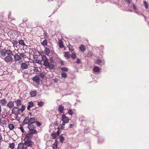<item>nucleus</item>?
Returning <instances> with one entry per match:
<instances>
[{
	"label": "nucleus",
	"instance_id": "nucleus-1",
	"mask_svg": "<svg viewBox=\"0 0 149 149\" xmlns=\"http://www.w3.org/2000/svg\"><path fill=\"white\" fill-rule=\"evenodd\" d=\"M34 117L30 118L29 116L26 117L24 120L22 125L23 126L25 124H28L27 128L30 131H29L26 134L33 135L37 134V131L35 129L36 126L34 124Z\"/></svg>",
	"mask_w": 149,
	"mask_h": 149
},
{
	"label": "nucleus",
	"instance_id": "nucleus-2",
	"mask_svg": "<svg viewBox=\"0 0 149 149\" xmlns=\"http://www.w3.org/2000/svg\"><path fill=\"white\" fill-rule=\"evenodd\" d=\"M33 135L25 134V137L24 139V144L26 147H32L34 145V142L31 139L33 138Z\"/></svg>",
	"mask_w": 149,
	"mask_h": 149
},
{
	"label": "nucleus",
	"instance_id": "nucleus-3",
	"mask_svg": "<svg viewBox=\"0 0 149 149\" xmlns=\"http://www.w3.org/2000/svg\"><path fill=\"white\" fill-rule=\"evenodd\" d=\"M42 58V60L44 61V65L47 68H49L50 70L53 69L54 68V64H50L45 56L43 55Z\"/></svg>",
	"mask_w": 149,
	"mask_h": 149
},
{
	"label": "nucleus",
	"instance_id": "nucleus-4",
	"mask_svg": "<svg viewBox=\"0 0 149 149\" xmlns=\"http://www.w3.org/2000/svg\"><path fill=\"white\" fill-rule=\"evenodd\" d=\"M12 114H14L15 116H17L19 114L20 111V109L18 107H13L12 110Z\"/></svg>",
	"mask_w": 149,
	"mask_h": 149
},
{
	"label": "nucleus",
	"instance_id": "nucleus-5",
	"mask_svg": "<svg viewBox=\"0 0 149 149\" xmlns=\"http://www.w3.org/2000/svg\"><path fill=\"white\" fill-rule=\"evenodd\" d=\"M4 61L7 64H10L13 61L12 56H6L4 58Z\"/></svg>",
	"mask_w": 149,
	"mask_h": 149
},
{
	"label": "nucleus",
	"instance_id": "nucleus-6",
	"mask_svg": "<svg viewBox=\"0 0 149 149\" xmlns=\"http://www.w3.org/2000/svg\"><path fill=\"white\" fill-rule=\"evenodd\" d=\"M39 77L36 75L33 78L32 80L34 81V83H36L37 84H39L40 83Z\"/></svg>",
	"mask_w": 149,
	"mask_h": 149
},
{
	"label": "nucleus",
	"instance_id": "nucleus-7",
	"mask_svg": "<svg viewBox=\"0 0 149 149\" xmlns=\"http://www.w3.org/2000/svg\"><path fill=\"white\" fill-rule=\"evenodd\" d=\"M62 120L64 123H68L69 120V119L68 117L66 116L65 114H63L62 116Z\"/></svg>",
	"mask_w": 149,
	"mask_h": 149
},
{
	"label": "nucleus",
	"instance_id": "nucleus-8",
	"mask_svg": "<svg viewBox=\"0 0 149 149\" xmlns=\"http://www.w3.org/2000/svg\"><path fill=\"white\" fill-rule=\"evenodd\" d=\"M14 102H13L11 100L7 104L8 107L11 109L14 106Z\"/></svg>",
	"mask_w": 149,
	"mask_h": 149
},
{
	"label": "nucleus",
	"instance_id": "nucleus-9",
	"mask_svg": "<svg viewBox=\"0 0 149 149\" xmlns=\"http://www.w3.org/2000/svg\"><path fill=\"white\" fill-rule=\"evenodd\" d=\"M14 103H15L16 104V106L17 107H19L22 104V100L19 99L15 100L14 101Z\"/></svg>",
	"mask_w": 149,
	"mask_h": 149
},
{
	"label": "nucleus",
	"instance_id": "nucleus-10",
	"mask_svg": "<svg viewBox=\"0 0 149 149\" xmlns=\"http://www.w3.org/2000/svg\"><path fill=\"white\" fill-rule=\"evenodd\" d=\"M14 61L15 62L19 61L21 59L20 56L18 54H16L13 55Z\"/></svg>",
	"mask_w": 149,
	"mask_h": 149
},
{
	"label": "nucleus",
	"instance_id": "nucleus-11",
	"mask_svg": "<svg viewBox=\"0 0 149 149\" xmlns=\"http://www.w3.org/2000/svg\"><path fill=\"white\" fill-rule=\"evenodd\" d=\"M34 106V104L33 102H29L28 103V106L27 107V109L29 111H31V110L30 108L31 107H32Z\"/></svg>",
	"mask_w": 149,
	"mask_h": 149
},
{
	"label": "nucleus",
	"instance_id": "nucleus-12",
	"mask_svg": "<svg viewBox=\"0 0 149 149\" xmlns=\"http://www.w3.org/2000/svg\"><path fill=\"white\" fill-rule=\"evenodd\" d=\"M96 63L100 65H102L104 64V62L103 60H102L101 59L98 58L97 60Z\"/></svg>",
	"mask_w": 149,
	"mask_h": 149
},
{
	"label": "nucleus",
	"instance_id": "nucleus-13",
	"mask_svg": "<svg viewBox=\"0 0 149 149\" xmlns=\"http://www.w3.org/2000/svg\"><path fill=\"white\" fill-rule=\"evenodd\" d=\"M6 49H1L0 52L2 56H5L6 54Z\"/></svg>",
	"mask_w": 149,
	"mask_h": 149
},
{
	"label": "nucleus",
	"instance_id": "nucleus-14",
	"mask_svg": "<svg viewBox=\"0 0 149 149\" xmlns=\"http://www.w3.org/2000/svg\"><path fill=\"white\" fill-rule=\"evenodd\" d=\"M24 144L23 143L21 142L18 144L17 149H24Z\"/></svg>",
	"mask_w": 149,
	"mask_h": 149
},
{
	"label": "nucleus",
	"instance_id": "nucleus-15",
	"mask_svg": "<svg viewBox=\"0 0 149 149\" xmlns=\"http://www.w3.org/2000/svg\"><path fill=\"white\" fill-rule=\"evenodd\" d=\"M0 103L2 106H5L7 103V101L6 99L4 98L0 100Z\"/></svg>",
	"mask_w": 149,
	"mask_h": 149
},
{
	"label": "nucleus",
	"instance_id": "nucleus-16",
	"mask_svg": "<svg viewBox=\"0 0 149 149\" xmlns=\"http://www.w3.org/2000/svg\"><path fill=\"white\" fill-rule=\"evenodd\" d=\"M28 67L27 64L26 63H22L21 64V68L22 69H26Z\"/></svg>",
	"mask_w": 149,
	"mask_h": 149
},
{
	"label": "nucleus",
	"instance_id": "nucleus-17",
	"mask_svg": "<svg viewBox=\"0 0 149 149\" xmlns=\"http://www.w3.org/2000/svg\"><path fill=\"white\" fill-rule=\"evenodd\" d=\"M38 74L39 76L42 79H43L45 78L46 76L45 74L43 72L38 73Z\"/></svg>",
	"mask_w": 149,
	"mask_h": 149
},
{
	"label": "nucleus",
	"instance_id": "nucleus-18",
	"mask_svg": "<svg viewBox=\"0 0 149 149\" xmlns=\"http://www.w3.org/2000/svg\"><path fill=\"white\" fill-rule=\"evenodd\" d=\"M64 109L63 106L62 105H59L58 106V110L61 113H63V112Z\"/></svg>",
	"mask_w": 149,
	"mask_h": 149
},
{
	"label": "nucleus",
	"instance_id": "nucleus-19",
	"mask_svg": "<svg viewBox=\"0 0 149 149\" xmlns=\"http://www.w3.org/2000/svg\"><path fill=\"white\" fill-rule=\"evenodd\" d=\"M6 54L7 56H13V53L12 51L10 50L6 49Z\"/></svg>",
	"mask_w": 149,
	"mask_h": 149
},
{
	"label": "nucleus",
	"instance_id": "nucleus-20",
	"mask_svg": "<svg viewBox=\"0 0 149 149\" xmlns=\"http://www.w3.org/2000/svg\"><path fill=\"white\" fill-rule=\"evenodd\" d=\"M93 71L94 72L97 73L100 71V69L98 67L95 66L93 68Z\"/></svg>",
	"mask_w": 149,
	"mask_h": 149
},
{
	"label": "nucleus",
	"instance_id": "nucleus-21",
	"mask_svg": "<svg viewBox=\"0 0 149 149\" xmlns=\"http://www.w3.org/2000/svg\"><path fill=\"white\" fill-rule=\"evenodd\" d=\"M37 94V92L36 91H32L30 92V95L32 97L36 96Z\"/></svg>",
	"mask_w": 149,
	"mask_h": 149
},
{
	"label": "nucleus",
	"instance_id": "nucleus-22",
	"mask_svg": "<svg viewBox=\"0 0 149 149\" xmlns=\"http://www.w3.org/2000/svg\"><path fill=\"white\" fill-rule=\"evenodd\" d=\"M58 46L59 48H62L64 47V45L62 40H60L58 41Z\"/></svg>",
	"mask_w": 149,
	"mask_h": 149
},
{
	"label": "nucleus",
	"instance_id": "nucleus-23",
	"mask_svg": "<svg viewBox=\"0 0 149 149\" xmlns=\"http://www.w3.org/2000/svg\"><path fill=\"white\" fill-rule=\"evenodd\" d=\"M34 124L35 123L36 125L37 126V127H39L41 125V124L39 123L38 121L36 120L37 119H36L34 118Z\"/></svg>",
	"mask_w": 149,
	"mask_h": 149
},
{
	"label": "nucleus",
	"instance_id": "nucleus-24",
	"mask_svg": "<svg viewBox=\"0 0 149 149\" xmlns=\"http://www.w3.org/2000/svg\"><path fill=\"white\" fill-rule=\"evenodd\" d=\"M61 68L63 73H65L68 72V69L67 68L64 67Z\"/></svg>",
	"mask_w": 149,
	"mask_h": 149
},
{
	"label": "nucleus",
	"instance_id": "nucleus-25",
	"mask_svg": "<svg viewBox=\"0 0 149 149\" xmlns=\"http://www.w3.org/2000/svg\"><path fill=\"white\" fill-rule=\"evenodd\" d=\"M57 140L55 141V143L53 144V149H57Z\"/></svg>",
	"mask_w": 149,
	"mask_h": 149
},
{
	"label": "nucleus",
	"instance_id": "nucleus-26",
	"mask_svg": "<svg viewBox=\"0 0 149 149\" xmlns=\"http://www.w3.org/2000/svg\"><path fill=\"white\" fill-rule=\"evenodd\" d=\"M65 54H64V56L68 58H70V54H69V52H65Z\"/></svg>",
	"mask_w": 149,
	"mask_h": 149
},
{
	"label": "nucleus",
	"instance_id": "nucleus-27",
	"mask_svg": "<svg viewBox=\"0 0 149 149\" xmlns=\"http://www.w3.org/2000/svg\"><path fill=\"white\" fill-rule=\"evenodd\" d=\"M42 45L44 46L47 45V39H45L41 43Z\"/></svg>",
	"mask_w": 149,
	"mask_h": 149
},
{
	"label": "nucleus",
	"instance_id": "nucleus-28",
	"mask_svg": "<svg viewBox=\"0 0 149 149\" xmlns=\"http://www.w3.org/2000/svg\"><path fill=\"white\" fill-rule=\"evenodd\" d=\"M45 54L48 55L50 53V50L47 48H45Z\"/></svg>",
	"mask_w": 149,
	"mask_h": 149
},
{
	"label": "nucleus",
	"instance_id": "nucleus-29",
	"mask_svg": "<svg viewBox=\"0 0 149 149\" xmlns=\"http://www.w3.org/2000/svg\"><path fill=\"white\" fill-rule=\"evenodd\" d=\"M19 55L21 57V59L22 58H25L26 57V55L24 54V53H19Z\"/></svg>",
	"mask_w": 149,
	"mask_h": 149
},
{
	"label": "nucleus",
	"instance_id": "nucleus-30",
	"mask_svg": "<svg viewBox=\"0 0 149 149\" xmlns=\"http://www.w3.org/2000/svg\"><path fill=\"white\" fill-rule=\"evenodd\" d=\"M18 43L20 45H22L23 46L25 45V43H24L23 40H19Z\"/></svg>",
	"mask_w": 149,
	"mask_h": 149
},
{
	"label": "nucleus",
	"instance_id": "nucleus-31",
	"mask_svg": "<svg viewBox=\"0 0 149 149\" xmlns=\"http://www.w3.org/2000/svg\"><path fill=\"white\" fill-rule=\"evenodd\" d=\"M44 104V103L43 102L40 101L38 102V105L40 107L43 106Z\"/></svg>",
	"mask_w": 149,
	"mask_h": 149
},
{
	"label": "nucleus",
	"instance_id": "nucleus-32",
	"mask_svg": "<svg viewBox=\"0 0 149 149\" xmlns=\"http://www.w3.org/2000/svg\"><path fill=\"white\" fill-rule=\"evenodd\" d=\"M26 108L23 105L21 106V109H20V111L21 112H22Z\"/></svg>",
	"mask_w": 149,
	"mask_h": 149
},
{
	"label": "nucleus",
	"instance_id": "nucleus-33",
	"mask_svg": "<svg viewBox=\"0 0 149 149\" xmlns=\"http://www.w3.org/2000/svg\"><path fill=\"white\" fill-rule=\"evenodd\" d=\"M79 48L81 51H85L86 50V48L83 45H81L79 47Z\"/></svg>",
	"mask_w": 149,
	"mask_h": 149
},
{
	"label": "nucleus",
	"instance_id": "nucleus-34",
	"mask_svg": "<svg viewBox=\"0 0 149 149\" xmlns=\"http://www.w3.org/2000/svg\"><path fill=\"white\" fill-rule=\"evenodd\" d=\"M61 76L62 77L65 78V79L66 78L68 77V75H67V74L65 73L62 72L61 74Z\"/></svg>",
	"mask_w": 149,
	"mask_h": 149
},
{
	"label": "nucleus",
	"instance_id": "nucleus-35",
	"mask_svg": "<svg viewBox=\"0 0 149 149\" xmlns=\"http://www.w3.org/2000/svg\"><path fill=\"white\" fill-rule=\"evenodd\" d=\"M71 58L73 59L76 58L77 57V56L76 55L75 53H72L71 55Z\"/></svg>",
	"mask_w": 149,
	"mask_h": 149
},
{
	"label": "nucleus",
	"instance_id": "nucleus-36",
	"mask_svg": "<svg viewBox=\"0 0 149 149\" xmlns=\"http://www.w3.org/2000/svg\"><path fill=\"white\" fill-rule=\"evenodd\" d=\"M14 126L12 124H10L8 125V127L10 130H12L14 128Z\"/></svg>",
	"mask_w": 149,
	"mask_h": 149
},
{
	"label": "nucleus",
	"instance_id": "nucleus-37",
	"mask_svg": "<svg viewBox=\"0 0 149 149\" xmlns=\"http://www.w3.org/2000/svg\"><path fill=\"white\" fill-rule=\"evenodd\" d=\"M51 136L52 137H53V138H56L57 136H58L57 135L56 133H53L51 134Z\"/></svg>",
	"mask_w": 149,
	"mask_h": 149
},
{
	"label": "nucleus",
	"instance_id": "nucleus-38",
	"mask_svg": "<svg viewBox=\"0 0 149 149\" xmlns=\"http://www.w3.org/2000/svg\"><path fill=\"white\" fill-rule=\"evenodd\" d=\"M68 113L70 115H72L73 113V112L71 109H69L68 112Z\"/></svg>",
	"mask_w": 149,
	"mask_h": 149
},
{
	"label": "nucleus",
	"instance_id": "nucleus-39",
	"mask_svg": "<svg viewBox=\"0 0 149 149\" xmlns=\"http://www.w3.org/2000/svg\"><path fill=\"white\" fill-rule=\"evenodd\" d=\"M9 148L11 149H13L15 147V144L14 143H10L9 146Z\"/></svg>",
	"mask_w": 149,
	"mask_h": 149
},
{
	"label": "nucleus",
	"instance_id": "nucleus-40",
	"mask_svg": "<svg viewBox=\"0 0 149 149\" xmlns=\"http://www.w3.org/2000/svg\"><path fill=\"white\" fill-rule=\"evenodd\" d=\"M143 3L145 8L147 9L148 8V4L146 1H143Z\"/></svg>",
	"mask_w": 149,
	"mask_h": 149
},
{
	"label": "nucleus",
	"instance_id": "nucleus-41",
	"mask_svg": "<svg viewBox=\"0 0 149 149\" xmlns=\"http://www.w3.org/2000/svg\"><path fill=\"white\" fill-rule=\"evenodd\" d=\"M59 139H60V141L62 143H63V141H64V140H65L64 138L62 136H60L59 137Z\"/></svg>",
	"mask_w": 149,
	"mask_h": 149
},
{
	"label": "nucleus",
	"instance_id": "nucleus-42",
	"mask_svg": "<svg viewBox=\"0 0 149 149\" xmlns=\"http://www.w3.org/2000/svg\"><path fill=\"white\" fill-rule=\"evenodd\" d=\"M12 42L14 46H17L18 44V42L15 40H13Z\"/></svg>",
	"mask_w": 149,
	"mask_h": 149
},
{
	"label": "nucleus",
	"instance_id": "nucleus-43",
	"mask_svg": "<svg viewBox=\"0 0 149 149\" xmlns=\"http://www.w3.org/2000/svg\"><path fill=\"white\" fill-rule=\"evenodd\" d=\"M68 47L70 50L74 51L73 49H72V46L70 44H69V45L68 46Z\"/></svg>",
	"mask_w": 149,
	"mask_h": 149
},
{
	"label": "nucleus",
	"instance_id": "nucleus-44",
	"mask_svg": "<svg viewBox=\"0 0 149 149\" xmlns=\"http://www.w3.org/2000/svg\"><path fill=\"white\" fill-rule=\"evenodd\" d=\"M103 142V140L101 138L98 139V142L99 143H101Z\"/></svg>",
	"mask_w": 149,
	"mask_h": 149
},
{
	"label": "nucleus",
	"instance_id": "nucleus-45",
	"mask_svg": "<svg viewBox=\"0 0 149 149\" xmlns=\"http://www.w3.org/2000/svg\"><path fill=\"white\" fill-rule=\"evenodd\" d=\"M58 130L57 132H56V133L57 135L58 136L59 135L60 133V128H59V127H58Z\"/></svg>",
	"mask_w": 149,
	"mask_h": 149
},
{
	"label": "nucleus",
	"instance_id": "nucleus-46",
	"mask_svg": "<svg viewBox=\"0 0 149 149\" xmlns=\"http://www.w3.org/2000/svg\"><path fill=\"white\" fill-rule=\"evenodd\" d=\"M19 129H20V130L22 133H24V132L25 131L24 130V128L22 127V126L20 127L19 128Z\"/></svg>",
	"mask_w": 149,
	"mask_h": 149
},
{
	"label": "nucleus",
	"instance_id": "nucleus-47",
	"mask_svg": "<svg viewBox=\"0 0 149 149\" xmlns=\"http://www.w3.org/2000/svg\"><path fill=\"white\" fill-rule=\"evenodd\" d=\"M42 60H36V63L39 64H41L42 63Z\"/></svg>",
	"mask_w": 149,
	"mask_h": 149
},
{
	"label": "nucleus",
	"instance_id": "nucleus-48",
	"mask_svg": "<svg viewBox=\"0 0 149 149\" xmlns=\"http://www.w3.org/2000/svg\"><path fill=\"white\" fill-rule=\"evenodd\" d=\"M126 3L128 4L129 5L131 3V0H125Z\"/></svg>",
	"mask_w": 149,
	"mask_h": 149
},
{
	"label": "nucleus",
	"instance_id": "nucleus-49",
	"mask_svg": "<svg viewBox=\"0 0 149 149\" xmlns=\"http://www.w3.org/2000/svg\"><path fill=\"white\" fill-rule=\"evenodd\" d=\"M74 126V124H70L69 125V127L70 128H73Z\"/></svg>",
	"mask_w": 149,
	"mask_h": 149
},
{
	"label": "nucleus",
	"instance_id": "nucleus-50",
	"mask_svg": "<svg viewBox=\"0 0 149 149\" xmlns=\"http://www.w3.org/2000/svg\"><path fill=\"white\" fill-rule=\"evenodd\" d=\"M76 63L78 64H79L81 63V60L77 58V61Z\"/></svg>",
	"mask_w": 149,
	"mask_h": 149
},
{
	"label": "nucleus",
	"instance_id": "nucleus-51",
	"mask_svg": "<svg viewBox=\"0 0 149 149\" xmlns=\"http://www.w3.org/2000/svg\"><path fill=\"white\" fill-rule=\"evenodd\" d=\"M1 123L2 125H6V121L5 120H3L2 122Z\"/></svg>",
	"mask_w": 149,
	"mask_h": 149
},
{
	"label": "nucleus",
	"instance_id": "nucleus-52",
	"mask_svg": "<svg viewBox=\"0 0 149 149\" xmlns=\"http://www.w3.org/2000/svg\"><path fill=\"white\" fill-rule=\"evenodd\" d=\"M53 80L55 82H57L58 81V79L57 78L54 79Z\"/></svg>",
	"mask_w": 149,
	"mask_h": 149
},
{
	"label": "nucleus",
	"instance_id": "nucleus-53",
	"mask_svg": "<svg viewBox=\"0 0 149 149\" xmlns=\"http://www.w3.org/2000/svg\"><path fill=\"white\" fill-rule=\"evenodd\" d=\"M133 8L135 10H137V8H136V6L134 4H133Z\"/></svg>",
	"mask_w": 149,
	"mask_h": 149
},
{
	"label": "nucleus",
	"instance_id": "nucleus-54",
	"mask_svg": "<svg viewBox=\"0 0 149 149\" xmlns=\"http://www.w3.org/2000/svg\"><path fill=\"white\" fill-rule=\"evenodd\" d=\"M39 53L40 54V55H43L44 54V52L42 51L39 52Z\"/></svg>",
	"mask_w": 149,
	"mask_h": 149
},
{
	"label": "nucleus",
	"instance_id": "nucleus-55",
	"mask_svg": "<svg viewBox=\"0 0 149 149\" xmlns=\"http://www.w3.org/2000/svg\"><path fill=\"white\" fill-rule=\"evenodd\" d=\"M2 138L1 134H0V143L2 141Z\"/></svg>",
	"mask_w": 149,
	"mask_h": 149
},
{
	"label": "nucleus",
	"instance_id": "nucleus-56",
	"mask_svg": "<svg viewBox=\"0 0 149 149\" xmlns=\"http://www.w3.org/2000/svg\"><path fill=\"white\" fill-rule=\"evenodd\" d=\"M58 121H56L54 122V125H58Z\"/></svg>",
	"mask_w": 149,
	"mask_h": 149
},
{
	"label": "nucleus",
	"instance_id": "nucleus-57",
	"mask_svg": "<svg viewBox=\"0 0 149 149\" xmlns=\"http://www.w3.org/2000/svg\"><path fill=\"white\" fill-rule=\"evenodd\" d=\"M46 33H44L45 34L44 37H45V38H47L48 37V36L47 35Z\"/></svg>",
	"mask_w": 149,
	"mask_h": 149
},
{
	"label": "nucleus",
	"instance_id": "nucleus-58",
	"mask_svg": "<svg viewBox=\"0 0 149 149\" xmlns=\"http://www.w3.org/2000/svg\"><path fill=\"white\" fill-rule=\"evenodd\" d=\"M64 129V126H63L61 125V128H60V129Z\"/></svg>",
	"mask_w": 149,
	"mask_h": 149
},
{
	"label": "nucleus",
	"instance_id": "nucleus-59",
	"mask_svg": "<svg viewBox=\"0 0 149 149\" xmlns=\"http://www.w3.org/2000/svg\"><path fill=\"white\" fill-rule=\"evenodd\" d=\"M8 19L10 21H11L12 20H14V19H13V18L11 19V18H9V17H8Z\"/></svg>",
	"mask_w": 149,
	"mask_h": 149
},
{
	"label": "nucleus",
	"instance_id": "nucleus-60",
	"mask_svg": "<svg viewBox=\"0 0 149 149\" xmlns=\"http://www.w3.org/2000/svg\"><path fill=\"white\" fill-rule=\"evenodd\" d=\"M66 123H64V122H63V123L61 124V125L64 126L65 125V124Z\"/></svg>",
	"mask_w": 149,
	"mask_h": 149
},
{
	"label": "nucleus",
	"instance_id": "nucleus-61",
	"mask_svg": "<svg viewBox=\"0 0 149 149\" xmlns=\"http://www.w3.org/2000/svg\"><path fill=\"white\" fill-rule=\"evenodd\" d=\"M29 116H30V117H31L32 116V113H30L28 115V116L29 117Z\"/></svg>",
	"mask_w": 149,
	"mask_h": 149
},
{
	"label": "nucleus",
	"instance_id": "nucleus-62",
	"mask_svg": "<svg viewBox=\"0 0 149 149\" xmlns=\"http://www.w3.org/2000/svg\"><path fill=\"white\" fill-rule=\"evenodd\" d=\"M1 111H2V109H1V106L0 105V114H1Z\"/></svg>",
	"mask_w": 149,
	"mask_h": 149
},
{
	"label": "nucleus",
	"instance_id": "nucleus-63",
	"mask_svg": "<svg viewBox=\"0 0 149 149\" xmlns=\"http://www.w3.org/2000/svg\"><path fill=\"white\" fill-rule=\"evenodd\" d=\"M50 61L51 62H52L54 61V60L52 59H50Z\"/></svg>",
	"mask_w": 149,
	"mask_h": 149
},
{
	"label": "nucleus",
	"instance_id": "nucleus-64",
	"mask_svg": "<svg viewBox=\"0 0 149 149\" xmlns=\"http://www.w3.org/2000/svg\"><path fill=\"white\" fill-rule=\"evenodd\" d=\"M61 63L62 65H64V63H63V61H62L61 62Z\"/></svg>",
	"mask_w": 149,
	"mask_h": 149
}]
</instances>
